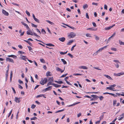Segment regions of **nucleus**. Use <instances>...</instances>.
Listing matches in <instances>:
<instances>
[{
  "mask_svg": "<svg viewBox=\"0 0 124 124\" xmlns=\"http://www.w3.org/2000/svg\"><path fill=\"white\" fill-rule=\"evenodd\" d=\"M76 36V34L74 32H71L68 35V37L70 39Z\"/></svg>",
  "mask_w": 124,
  "mask_h": 124,
  "instance_id": "1",
  "label": "nucleus"
},
{
  "mask_svg": "<svg viewBox=\"0 0 124 124\" xmlns=\"http://www.w3.org/2000/svg\"><path fill=\"white\" fill-rule=\"evenodd\" d=\"M28 31L30 33L33 34L34 35V36H36L38 38H40V37L39 35H38L37 34H36L35 33H34V32H32L31 31V30L30 29L28 30Z\"/></svg>",
  "mask_w": 124,
  "mask_h": 124,
  "instance_id": "2",
  "label": "nucleus"
},
{
  "mask_svg": "<svg viewBox=\"0 0 124 124\" xmlns=\"http://www.w3.org/2000/svg\"><path fill=\"white\" fill-rule=\"evenodd\" d=\"M6 61H8L10 62H12L13 63H14V61L11 58L7 57L6 58Z\"/></svg>",
  "mask_w": 124,
  "mask_h": 124,
  "instance_id": "3",
  "label": "nucleus"
},
{
  "mask_svg": "<svg viewBox=\"0 0 124 124\" xmlns=\"http://www.w3.org/2000/svg\"><path fill=\"white\" fill-rule=\"evenodd\" d=\"M115 24H114L110 26L109 27H106L104 29L105 30H108L111 29V28H112L113 27L115 26Z\"/></svg>",
  "mask_w": 124,
  "mask_h": 124,
  "instance_id": "4",
  "label": "nucleus"
},
{
  "mask_svg": "<svg viewBox=\"0 0 124 124\" xmlns=\"http://www.w3.org/2000/svg\"><path fill=\"white\" fill-rule=\"evenodd\" d=\"M2 13L5 16H8V13L4 9L2 10Z\"/></svg>",
  "mask_w": 124,
  "mask_h": 124,
  "instance_id": "5",
  "label": "nucleus"
},
{
  "mask_svg": "<svg viewBox=\"0 0 124 124\" xmlns=\"http://www.w3.org/2000/svg\"><path fill=\"white\" fill-rule=\"evenodd\" d=\"M52 86H49L43 90V91L45 92L47 91L50 90L52 88Z\"/></svg>",
  "mask_w": 124,
  "mask_h": 124,
  "instance_id": "6",
  "label": "nucleus"
},
{
  "mask_svg": "<svg viewBox=\"0 0 124 124\" xmlns=\"http://www.w3.org/2000/svg\"><path fill=\"white\" fill-rule=\"evenodd\" d=\"M79 69H87L88 68L85 66H80L78 67Z\"/></svg>",
  "mask_w": 124,
  "mask_h": 124,
  "instance_id": "7",
  "label": "nucleus"
},
{
  "mask_svg": "<svg viewBox=\"0 0 124 124\" xmlns=\"http://www.w3.org/2000/svg\"><path fill=\"white\" fill-rule=\"evenodd\" d=\"M62 24H63L64 25H65L66 26H67L68 27H70V28H71V29H72L73 30H75L76 29L74 27L71 26H70L69 25H68L67 24H65L64 23H62Z\"/></svg>",
  "mask_w": 124,
  "mask_h": 124,
  "instance_id": "8",
  "label": "nucleus"
},
{
  "mask_svg": "<svg viewBox=\"0 0 124 124\" xmlns=\"http://www.w3.org/2000/svg\"><path fill=\"white\" fill-rule=\"evenodd\" d=\"M21 59L26 61V60H27L28 58L26 57V56L23 55L22 57H21Z\"/></svg>",
  "mask_w": 124,
  "mask_h": 124,
  "instance_id": "9",
  "label": "nucleus"
},
{
  "mask_svg": "<svg viewBox=\"0 0 124 124\" xmlns=\"http://www.w3.org/2000/svg\"><path fill=\"white\" fill-rule=\"evenodd\" d=\"M52 85H53L55 87H59L61 86V85H58L54 83H52Z\"/></svg>",
  "mask_w": 124,
  "mask_h": 124,
  "instance_id": "10",
  "label": "nucleus"
},
{
  "mask_svg": "<svg viewBox=\"0 0 124 124\" xmlns=\"http://www.w3.org/2000/svg\"><path fill=\"white\" fill-rule=\"evenodd\" d=\"M80 103V102H78L74 103L72 104L69 105L68 106V107H71V106H74V105H75L78 104Z\"/></svg>",
  "mask_w": 124,
  "mask_h": 124,
  "instance_id": "11",
  "label": "nucleus"
},
{
  "mask_svg": "<svg viewBox=\"0 0 124 124\" xmlns=\"http://www.w3.org/2000/svg\"><path fill=\"white\" fill-rule=\"evenodd\" d=\"M74 42V40H71L69 41L68 42L67 44V45H70L71 44Z\"/></svg>",
  "mask_w": 124,
  "mask_h": 124,
  "instance_id": "12",
  "label": "nucleus"
},
{
  "mask_svg": "<svg viewBox=\"0 0 124 124\" xmlns=\"http://www.w3.org/2000/svg\"><path fill=\"white\" fill-rule=\"evenodd\" d=\"M104 76L108 79L110 80H113L112 78L109 76L106 75H104Z\"/></svg>",
  "mask_w": 124,
  "mask_h": 124,
  "instance_id": "13",
  "label": "nucleus"
},
{
  "mask_svg": "<svg viewBox=\"0 0 124 124\" xmlns=\"http://www.w3.org/2000/svg\"><path fill=\"white\" fill-rule=\"evenodd\" d=\"M15 101L16 102H18V103H19L20 102V101L19 99L17 97H15Z\"/></svg>",
  "mask_w": 124,
  "mask_h": 124,
  "instance_id": "14",
  "label": "nucleus"
},
{
  "mask_svg": "<svg viewBox=\"0 0 124 124\" xmlns=\"http://www.w3.org/2000/svg\"><path fill=\"white\" fill-rule=\"evenodd\" d=\"M13 76V73L12 71H11L10 72V82H11L12 81V78Z\"/></svg>",
  "mask_w": 124,
  "mask_h": 124,
  "instance_id": "15",
  "label": "nucleus"
},
{
  "mask_svg": "<svg viewBox=\"0 0 124 124\" xmlns=\"http://www.w3.org/2000/svg\"><path fill=\"white\" fill-rule=\"evenodd\" d=\"M83 8L84 9L87 8L88 7V5L87 4H85L83 6Z\"/></svg>",
  "mask_w": 124,
  "mask_h": 124,
  "instance_id": "16",
  "label": "nucleus"
},
{
  "mask_svg": "<svg viewBox=\"0 0 124 124\" xmlns=\"http://www.w3.org/2000/svg\"><path fill=\"white\" fill-rule=\"evenodd\" d=\"M113 88H112L110 86V87H107L106 88V89H109L111 90H113Z\"/></svg>",
  "mask_w": 124,
  "mask_h": 124,
  "instance_id": "17",
  "label": "nucleus"
},
{
  "mask_svg": "<svg viewBox=\"0 0 124 124\" xmlns=\"http://www.w3.org/2000/svg\"><path fill=\"white\" fill-rule=\"evenodd\" d=\"M24 41L28 43L30 46H32V44L30 42L28 41V40H24Z\"/></svg>",
  "mask_w": 124,
  "mask_h": 124,
  "instance_id": "18",
  "label": "nucleus"
},
{
  "mask_svg": "<svg viewBox=\"0 0 124 124\" xmlns=\"http://www.w3.org/2000/svg\"><path fill=\"white\" fill-rule=\"evenodd\" d=\"M45 45L49 46H54V45L51 43L46 44Z\"/></svg>",
  "mask_w": 124,
  "mask_h": 124,
  "instance_id": "19",
  "label": "nucleus"
},
{
  "mask_svg": "<svg viewBox=\"0 0 124 124\" xmlns=\"http://www.w3.org/2000/svg\"><path fill=\"white\" fill-rule=\"evenodd\" d=\"M124 75V72L122 73H117V76H120L121 75Z\"/></svg>",
  "mask_w": 124,
  "mask_h": 124,
  "instance_id": "20",
  "label": "nucleus"
},
{
  "mask_svg": "<svg viewBox=\"0 0 124 124\" xmlns=\"http://www.w3.org/2000/svg\"><path fill=\"white\" fill-rule=\"evenodd\" d=\"M41 79H42L41 81H40V84H41L42 85H44V84H45V82H44V81H43V80L42 81V80H43L42 78Z\"/></svg>",
  "mask_w": 124,
  "mask_h": 124,
  "instance_id": "21",
  "label": "nucleus"
},
{
  "mask_svg": "<svg viewBox=\"0 0 124 124\" xmlns=\"http://www.w3.org/2000/svg\"><path fill=\"white\" fill-rule=\"evenodd\" d=\"M54 82L57 83L59 84H62V81H57L56 80H55Z\"/></svg>",
  "mask_w": 124,
  "mask_h": 124,
  "instance_id": "22",
  "label": "nucleus"
},
{
  "mask_svg": "<svg viewBox=\"0 0 124 124\" xmlns=\"http://www.w3.org/2000/svg\"><path fill=\"white\" fill-rule=\"evenodd\" d=\"M119 42L120 44L121 45H124V42H122L121 41L119 40Z\"/></svg>",
  "mask_w": 124,
  "mask_h": 124,
  "instance_id": "23",
  "label": "nucleus"
},
{
  "mask_svg": "<svg viewBox=\"0 0 124 124\" xmlns=\"http://www.w3.org/2000/svg\"><path fill=\"white\" fill-rule=\"evenodd\" d=\"M95 37V39L96 40H99L100 39V38L98 36L96 35H94Z\"/></svg>",
  "mask_w": 124,
  "mask_h": 124,
  "instance_id": "24",
  "label": "nucleus"
},
{
  "mask_svg": "<svg viewBox=\"0 0 124 124\" xmlns=\"http://www.w3.org/2000/svg\"><path fill=\"white\" fill-rule=\"evenodd\" d=\"M99 98V97L97 96L96 95H94V96L93 98L95 100H97L98 98Z\"/></svg>",
  "mask_w": 124,
  "mask_h": 124,
  "instance_id": "25",
  "label": "nucleus"
},
{
  "mask_svg": "<svg viewBox=\"0 0 124 124\" xmlns=\"http://www.w3.org/2000/svg\"><path fill=\"white\" fill-rule=\"evenodd\" d=\"M87 30H91L92 31L95 30L94 29H93L92 28H88L87 29Z\"/></svg>",
  "mask_w": 124,
  "mask_h": 124,
  "instance_id": "26",
  "label": "nucleus"
},
{
  "mask_svg": "<svg viewBox=\"0 0 124 124\" xmlns=\"http://www.w3.org/2000/svg\"><path fill=\"white\" fill-rule=\"evenodd\" d=\"M99 93L98 92H86V93Z\"/></svg>",
  "mask_w": 124,
  "mask_h": 124,
  "instance_id": "27",
  "label": "nucleus"
},
{
  "mask_svg": "<svg viewBox=\"0 0 124 124\" xmlns=\"http://www.w3.org/2000/svg\"><path fill=\"white\" fill-rule=\"evenodd\" d=\"M41 32L43 34H45L46 33V31L44 29H42L41 30Z\"/></svg>",
  "mask_w": 124,
  "mask_h": 124,
  "instance_id": "28",
  "label": "nucleus"
},
{
  "mask_svg": "<svg viewBox=\"0 0 124 124\" xmlns=\"http://www.w3.org/2000/svg\"><path fill=\"white\" fill-rule=\"evenodd\" d=\"M44 95L43 94L39 95H37L36 96V98H39V97H42Z\"/></svg>",
  "mask_w": 124,
  "mask_h": 124,
  "instance_id": "29",
  "label": "nucleus"
},
{
  "mask_svg": "<svg viewBox=\"0 0 124 124\" xmlns=\"http://www.w3.org/2000/svg\"><path fill=\"white\" fill-rule=\"evenodd\" d=\"M43 80L44 82V81L45 83L46 84L47 82V80L46 78H44Z\"/></svg>",
  "mask_w": 124,
  "mask_h": 124,
  "instance_id": "30",
  "label": "nucleus"
},
{
  "mask_svg": "<svg viewBox=\"0 0 124 124\" xmlns=\"http://www.w3.org/2000/svg\"><path fill=\"white\" fill-rule=\"evenodd\" d=\"M40 61L41 62L43 63H45V60L43 59H40Z\"/></svg>",
  "mask_w": 124,
  "mask_h": 124,
  "instance_id": "31",
  "label": "nucleus"
},
{
  "mask_svg": "<svg viewBox=\"0 0 124 124\" xmlns=\"http://www.w3.org/2000/svg\"><path fill=\"white\" fill-rule=\"evenodd\" d=\"M50 72L48 71L47 72L46 74V76L47 77H48L49 76H50Z\"/></svg>",
  "mask_w": 124,
  "mask_h": 124,
  "instance_id": "32",
  "label": "nucleus"
},
{
  "mask_svg": "<svg viewBox=\"0 0 124 124\" xmlns=\"http://www.w3.org/2000/svg\"><path fill=\"white\" fill-rule=\"evenodd\" d=\"M46 21L47 22L51 24L52 25H53L54 24L53 23V22H51L50 21H49L48 20H46Z\"/></svg>",
  "mask_w": 124,
  "mask_h": 124,
  "instance_id": "33",
  "label": "nucleus"
},
{
  "mask_svg": "<svg viewBox=\"0 0 124 124\" xmlns=\"http://www.w3.org/2000/svg\"><path fill=\"white\" fill-rule=\"evenodd\" d=\"M56 70L58 71H61V73H62V70L59 68L57 67L56 68Z\"/></svg>",
  "mask_w": 124,
  "mask_h": 124,
  "instance_id": "34",
  "label": "nucleus"
},
{
  "mask_svg": "<svg viewBox=\"0 0 124 124\" xmlns=\"http://www.w3.org/2000/svg\"><path fill=\"white\" fill-rule=\"evenodd\" d=\"M32 25V26L33 27H34L37 28V25H35L32 23H31Z\"/></svg>",
  "mask_w": 124,
  "mask_h": 124,
  "instance_id": "35",
  "label": "nucleus"
},
{
  "mask_svg": "<svg viewBox=\"0 0 124 124\" xmlns=\"http://www.w3.org/2000/svg\"><path fill=\"white\" fill-rule=\"evenodd\" d=\"M27 47L29 48V49L30 51L32 52V51H31V50L32 49V48L30 46H28Z\"/></svg>",
  "mask_w": 124,
  "mask_h": 124,
  "instance_id": "36",
  "label": "nucleus"
},
{
  "mask_svg": "<svg viewBox=\"0 0 124 124\" xmlns=\"http://www.w3.org/2000/svg\"><path fill=\"white\" fill-rule=\"evenodd\" d=\"M68 55L70 56L71 58H73V55L70 53H68Z\"/></svg>",
  "mask_w": 124,
  "mask_h": 124,
  "instance_id": "37",
  "label": "nucleus"
},
{
  "mask_svg": "<svg viewBox=\"0 0 124 124\" xmlns=\"http://www.w3.org/2000/svg\"><path fill=\"white\" fill-rule=\"evenodd\" d=\"M34 20L36 22L38 23H40L39 22V20L38 19L36 18Z\"/></svg>",
  "mask_w": 124,
  "mask_h": 124,
  "instance_id": "38",
  "label": "nucleus"
},
{
  "mask_svg": "<svg viewBox=\"0 0 124 124\" xmlns=\"http://www.w3.org/2000/svg\"><path fill=\"white\" fill-rule=\"evenodd\" d=\"M116 100H114L113 101V105L115 106V104L116 103Z\"/></svg>",
  "mask_w": 124,
  "mask_h": 124,
  "instance_id": "39",
  "label": "nucleus"
},
{
  "mask_svg": "<svg viewBox=\"0 0 124 124\" xmlns=\"http://www.w3.org/2000/svg\"><path fill=\"white\" fill-rule=\"evenodd\" d=\"M37 119V117H33L32 118H31L30 119L31 120H36V119Z\"/></svg>",
  "mask_w": 124,
  "mask_h": 124,
  "instance_id": "40",
  "label": "nucleus"
},
{
  "mask_svg": "<svg viewBox=\"0 0 124 124\" xmlns=\"http://www.w3.org/2000/svg\"><path fill=\"white\" fill-rule=\"evenodd\" d=\"M62 62L64 64H66L67 63L66 62L64 59H62Z\"/></svg>",
  "mask_w": 124,
  "mask_h": 124,
  "instance_id": "41",
  "label": "nucleus"
},
{
  "mask_svg": "<svg viewBox=\"0 0 124 124\" xmlns=\"http://www.w3.org/2000/svg\"><path fill=\"white\" fill-rule=\"evenodd\" d=\"M36 106L35 105H34V104H33L31 106V108L32 109H33L35 108Z\"/></svg>",
  "mask_w": 124,
  "mask_h": 124,
  "instance_id": "42",
  "label": "nucleus"
},
{
  "mask_svg": "<svg viewBox=\"0 0 124 124\" xmlns=\"http://www.w3.org/2000/svg\"><path fill=\"white\" fill-rule=\"evenodd\" d=\"M86 36L87 37H91V35H90V34L89 33H87L86 35Z\"/></svg>",
  "mask_w": 124,
  "mask_h": 124,
  "instance_id": "43",
  "label": "nucleus"
},
{
  "mask_svg": "<svg viewBox=\"0 0 124 124\" xmlns=\"http://www.w3.org/2000/svg\"><path fill=\"white\" fill-rule=\"evenodd\" d=\"M113 61L116 63H120L119 61L117 60H113Z\"/></svg>",
  "mask_w": 124,
  "mask_h": 124,
  "instance_id": "44",
  "label": "nucleus"
},
{
  "mask_svg": "<svg viewBox=\"0 0 124 124\" xmlns=\"http://www.w3.org/2000/svg\"><path fill=\"white\" fill-rule=\"evenodd\" d=\"M99 53L97 51L94 54H93V56H95L97 55L98 53Z\"/></svg>",
  "mask_w": 124,
  "mask_h": 124,
  "instance_id": "45",
  "label": "nucleus"
},
{
  "mask_svg": "<svg viewBox=\"0 0 124 124\" xmlns=\"http://www.w3.org/2000/svg\"><path fill=\"white\" fill-rule=\"evenodd\" d=\"M111 50H112L115 51H116L117 50L116 48H114V47L111 48Z\"/></svg>",
  "mask_w": 124,
  "mask_h": 124,
  "instance_id": "46",
  "label": "nucleus"
},
{
  "mask_svg": "<svg viewBox=\"0 0 124 124\" xmlns=\"http://www.w3.org/2000/svg\"><path fill=\"white\" fill-rule=\"evenodd\" d=\"M100 100H102L103 99L104 97L102 96H101L99 98Z\"/></svg>",
  "mask_w": 124,
  "mask_h": 124,
  "instance_id": "47",
  "label": "nucleus"
},
{
  "mask_svg": "<svg viewBox=\"0 0 124 124\" xmlns=\"http://www.w3.org/2000/svg\"><path fill=\"white\" fill-rule=\"evenodd\" d=\"M26 14L28 16H30V13L28 12L27 10L26 11Z\"/></svg>",
  "mask_w": 124,
  "mask_h": 124,
  "instance_id": "48",
  "label": "nucleus"
},
{
  "mask_svg": "<svg viewBox=\"0 0 124 124\" xmlns=\"http://www.w3.org/2000/svg\"><path fill=\"white\" fill-rule=\"evenodd\" d=\"M52 82L51 81H49V82L48 83L47 86H48L49 85H52V84L51 83Z\"/></svg>",
  "mask_w": 124,
  "mask_h": 124,
  "instance_id": "49",
  "label": "nucleus"
},
{
  "mask_svg": "<svg viewBox=\"0 0 124 124\" xmlns=\"http://www.w3.org/2000/svg\"><path fill=\"white\" fill-rule=\"evenodd\" d=\"M48 80H50V81H52L53 82V77H51L49 78V79Z\"/></svg>",
  "mask_w": 124,
  "mask_h": 124,
  "instance_id": "50",
  "label": "nucleus"
},
{
  "mask_svg": "<svg viewBox=\"0 0 124 124\" xmlns=\"http://www.w3.org/2000/svg\"><path fill=\"white\" fill-rule=\"evenodd\" d=\"M76 46V44H75V45L73 46L72 47L71 49V51H73L74 49V48Z\"/></svg>",
  "mask_w": 124,
  "mask_h": 124,
  "instance_id": "51",
  "label": "nucleus"
},
{
  "mask_svg": "<svg viewBox=\"0 0 124 124\" xmlns=\"http://www.w3.org/2000/svg\"><path fill=\"white\" fill-rule=\"evenodd\" d=\"M104 115L103 114L102 116H100V120L102 119L103 118Z\"/></svg>",
  "mask_w": 124,
  "mask_h": 124,
  "instance_id": "52",
  "label": "nucleus"
},
{
  "mask_svg": "<svg viewBox=\"0 0 124 124\" xmlns=\"http://www.w3.org/2000/svg\"><path fill=\"white\" fill-rule=\"evenodd\" d=\"M110 95H112L113 96H114L115 97H117V95H116L114 94L111 93L110 94Z\"/></svg>",
  "mask_w": 124,
  "mask_h": 124,
  "instance_id": "53",
  "label": "nucleus"
},
{
  "mask_svg": "<svg viewBox=\"0 0 124 124\" xmlns=\"http://www.w3.org/2000/svg\"><path fill=\"white\" fill-rule=\"evenodd\" d=\"M92 4L93 5H95L96 6H98V3H97L95 2H93L92 3Z\"/></svg>",
  "mask_w": 124,
  "mask_h": 124,
  "instance_id": "54",
  "label": "nucleus"
},
{
  "mask_svg": "<svg viewBox=\"0 0 124 124\" xmlns=\"http://www.w3.org/2000/svg\"><path fill=\"white\" fill-rule=\"evenodd\" d=\"M12 110L10 111V112L9 113V115L8 116V117H9L11 115V113H12Z\"/></svg>",
  "mask_w": 124,
  "mask_h": 124,
  "instance_id": "55",
  "label": "nucleus"
},
{
  "mask_svg": "<svg viewBox=\"0 0 124 124\" xmlns=\"http://www.w3.org/2000/svg\"><path fill=\"white\" fill-rule=\"evenodd\" d=\"M86 18L87 19L89 18V17L88 15V14L87 13H86Z\"/></svg>",
  "mask_w": 124,
  "mask_h": 124,
  "instance_id": "56",
  "label": "nucleus"
},
{
  "mask_svg": "<svg viewBox=\"0 0 124 124\" xmlns=\"http://www.w3.org/2000/svg\"><path fill=\"white\" fill-rule=\"evenodd\" d=\"M26 33L28 35H33V34H32L30 33L28 31H27L26 32Z\"/></svg>",
  "mask_w": 124,
  "mask_h": 124,
  "instance_id": "57",
  "label": "nucleus"
},
{
  "mask_svg": "<svg viewBox=\"0 0 124 124\" xmlns=\"http://www.w3.org/2000/svg\"><path fill=\"white\" fill-rule=\"evenodd\" d=\"M93 24V26L95 27L97 26L96 25V24L94 22H93L92 23Z\"/></svg>",
  "mask_w": 124,
  "mask_h": 124,
  "instance_id": "58",
  "label": "nucleus"
},
{
  "mask_svg": "<svg viewBox=\"0 0 124 124\" xmlns=\"http://www.w3.org/2000/svg\"><path fill=\"white\" fill-rule=\"evenodd\" d=\"M18 81L19 82V83L20 84H23V81H22L20 80L19 79Z\"/></svg>",
  "mask_w": 124,
  "mask_h": 124,
  "instance_id": "59",
  "label": "nucleus"
},
{
  "mask_svg": "<svg viewBox=\"0 0 124 124\" xmlns=\"http://www.w3.org/2000/svg\"><path fill=\"white\" fill-rule=\"evenodd\" d=\"M104 9H106V10H107V6L106 4L104 5Z\"/></svg>",
  "mask_w": 124,
  "mask_h": 124,
  "instance_id": "60",
  "label": "nucleus"
},
{
  "mask_svg": "<svg viewBox=\"0 0 124 124\" xmlns=\"http://www.w3.org/2000/svg\"><path fill=\"white\" fill-rule=\"evenodd\" d=\"M36 30L37 31V32H38L40 34H41V32L40 31H39V30L37 28L36 29Z\"/></svg>",
  "mask_w": 124,
  "mask_h": 124,
  "instance_id": "61",
  "label": "nucleus"
},
{
  "mask_svg": "<svg viewBox=\"0 0 124 124\" xmlns=\"http://www.w3.org/2000/svg\"><path fill=\"white\" fill-rule=\"evenodd\" d=\"M12 89L13 92H14V93L15 94L16 93V91L14 89V88L13 87H12L11 88Z\"/></svg>",
  "mask_w": 124,
  "mask_h": 124,
  "instance_id": "62",
  "label": "nucleus"
},
{
  "mask_svg": "<svg viewBox=\"0 0 124 124\" xmlns=\"http://www.w3.org/2000/svg\"><path fill=\"white\" fill-rule=\"evenodd\" d=\"M81 115V113H79L77 115V117H79Z\"/></svg>",
  "mask_w": 124,
  "mask_h": 124,
  "instance_id": "63",
  "label": "nucleus"
},
{
  "mask_svg": "<svg viewBox=\"0 0 124 124\" xmlns=\"http://www.w3.org/2000/svg\"><path fill=\"white\" fill-rule=\"evenodd\" d=\"M18 87L19 88L22 89L23 88V87L20 85H18Z\"/></svg>",
  "mask_w": 124,
  "mask_h": 124,
  "instance_id": "64",
  "label": "nucleus"
}]
</instances>
